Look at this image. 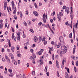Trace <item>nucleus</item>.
<instances>
[{"mask_svg": "<svg viewBox=\"0 0 78 78\" xmlns=\"http://www.w3.org/2000/svg\"><path fill=\"white\" fill-rule=\"evenodd\" d=\"M65 61L66 62V58L64 59L62 61V69H63V68H64V62H65Z\"/></svg>", "mask_w": 78, "mask_h": 78, "instance_id": "1", "label": "nucleus"}, {"mask_svg": "<svg viewBox=\"0 0 78 78\" xmlns=\"http://www.w3.org/2000/svg\"><path fill=\"white\" fill-rule=\"evenodd\" d=\"M66 53V51L65 50L63 49L62 50L61 52H60V54L61 55H62V54H64V53Z\"/></svg>", "mask_w": 78, "mask_h": 78, "instance_id": "2", "label": "nucleus"}, {"mask_svg": "<svg viewBox=\"0 0 78 78\" xmlns=\"http://www.w3.org/2000/svg\"><path fill=\"white\" fill-rule=\"evenodd\" d=\"M34 42H37L38 41V38H37V37L35 36L34 37Z\"/></svg>", "mask_w": 78, "mask_h": 78, "instance_id": "3", "label": "nucleus"}, {"mask_svg": "<svg viewBox=\"0 0 78 78\" xmlns=\"http://www.w3.org/2000/svg\"><path fill=\"white\" fill-rule=\"evenodd\" d=\"M65 11L67 12V14H69V7H67L65 9Z\"/></svg>", "mask_w": 78, "mask_h": 78, "instance_id": "4", "label": "nucleus"}, {"mask_svg": "<svg viewBox=\"0 0 78 78\" xmlns=\"http://www.w3.org/2000/svg\"><path fill=\"white\" fill-rule=\"evenodd\" d=\"M36 57H33V56H30V58H29L30 59V60H34V61H35V58H36Z\"/></svg>", "mask_w": 78, "mask_h": 78, "instance_id": "5", "label": "nucleus"}, {"mask_svg": "<svg viewBox=\"0 0 78 78\" xmlns=\"http://www.w3.org/2000/svg\"><path fill=\"white\" fill-rule=\"evenodd\" d=\"M22 75L20 74H19L18 75L16 76V77L18 78H22Z\"/></svg>", "mask_w": 78, "mask_h": 78, "instance_id": "6", "label": "nucleus"}, {"mask_svg": "<svg viewBox=\"0 0 78 78\" xmlns=\"http://www.w3.org/2000/svg\"><path fill=\"white\" fill-rule=\"evenodd\" d=\"M4 8H6V6H7V2H6V1H4Z\"/></svg>", "mask_w": 78, "mask_h": 78, "instance_id": "7", "label": "nucleus"}, {"mask_svg": "<svg viewBox=\"0 0 78 78\" xmlns=\"http://www.w3.org/2000/svg\"><path fill=\"white\" fill-rule=\"evenodd\" d=\"M9 56L10 57H11V59H14V55H13L12 53H10L9 54Z\"/></svg>", "mask_w": 78, "mask_h": 78, "instance_id": "8", "label": "nucleus"}, {"mask_svg": "<svg viewBox=\"0 0 78 78\" xmlns=\"http://www.w3.org/2000/svg\"><path fill=\"white\" fill-rule=\"evenodd\" d=\"M34 14L36 16H38V13L36 11H34L33 12Z\"/></svg>", "mask_w": 78, "mask_h": 78, "instance_id": "9", "label": "nucleus"}, {"mask_svg": "<svg viewBox=\"0 0 78 78\" xmlns=\"http://www.w3.org/2000/svg\"><path fill=\"white\" fill-rule=\"evenodd\" d=\"M7 42H8L9 45V47H11V42H10V40L9 39L7 40Z\"/></svg>", "mask_w": 78, "mask_h": 78, "instance_id": "10", "label": "nucleus"}, {"mask_svg": "<svg viewBox=\"0 0 78 78\" xmlns=\"http://www.w3.org/2000/svg\"><path fill=\"white\" fill-rule=\"evenodd\" d=\"M65 76L66 78H69V74H67V73H65Z\"/></svg>", "mask_w": 78, "mask_h": 78, "instance_id": "11", "label": "nucleus"}, {"mask_svg": "<svg viewBox=\"0 0 78 78\" xmlns=\"http://www.w3.org/2000/svg\"><path fill=\"white\" fill-rule=\"evenodd\" d=\"M59 40L60 42H62L63 41V38L62 36H60L59 37Z\"/></svg>", "mask_w": 78, "mask_h": 78, "instance_id": "12", "label": "nucleus"}, {"mask_svg": "<svg viewBox=\"0 0 78 78\" xmlns=\"http://www.w3.org/2000/svg\"><path fill=\"white\" fill-rule=\"evenodd\" d=\"M38 39L39 40V42H41V41H42V36H41L39 37Z\"/></svg>", "mask_w": 78, "mask_h": 78, "instance_id": "13", "label": "nucleus"}, {"mask_svg": "<svg viewBox=\"0 0 78 78\" xmlns=\"http://www.w3.org/2000/svg\"><path fill=\"white\" fill-rule=\"evenodd\" d=\"M11 49L12 51V52H14V47L12 46L11 47Z\"/></svg>", "mask_w": 78, "mask_h": 78, "instance_id": "14", "label": "nucleus"}, {"mask_svg": "<svg viewBox=\"0 0 78 78\" xmlns=\"http://www.w3.org/2000/svg\"><path fill=\"white\" fill-rule=\"evenodd\" d=\"M41 54H42V53L40 51H39V52H37V54L38 55H41Z\"/></svg>", "mask_w": 78, "mask_h": 78, "instance_id": "15", "label": "nucleus"}, {"mask_svg": "<svg viewBox=\"0 0 78 78\" xmlns=\"http://www.w3.org/2000/svg\"><path fill=\"white\" fill-rule=\"evenodd\" d=\"M71 14V15H70V17L71 18V21H72V20H73V14L72 13H70Z\"/></svg>", "mask_w": 78, "mask_h": 78, "instance_id": "16", "label": "nucleus"}, {"mask_svg": "<svg viewBox=\"0 0 78 78\" xmlns=\"http://www.w3.org/2000/svg\"><path fill=\"white\" fill-rule=\"evenodd\" d=\"M6 59L7 62H8L9 63H11V61H10V59H9V58H7Z\"/></svg>", "mask_w": 78, "mask_h": 78, "instance_id": "17", "label": "nucleus"}, {"mask_svg": "<svg viewBox=\"0 0 78 78\" xmlns=\"http://www.w3.org/2000/svg\"><path fill=\"white\" fill-rule=\"evenodd\" d=\"M48 68V67H47V66H46L45 67V68L44 69V71L45 72H47V68Z\"/></svg>", "mask_w": 78, "mask_h": 78, "instance_id": "18", "label": "nucleus"}, {"mask_svg": "<svg viewBox=\"0 0 78 78\" xmlns=\"http://www.w3.org/2000/svg\"><path fill=\"white\" fill-rule=\"evenodd\" d=\"M14 38V33H12V39H13Z\"/></svg>", "mask_w": 78, "mask_h": 78, "instance_id": "19", "label": "nucleus"}, {"mask_svg": "<svg viewBox=\"0 0 78 78\" xmlns=\"http://www.w3.org/2000/svg\"><path fill=\"white\" fill-rule=\"evenodd\" d=\"M49 50L50 51H53V48H50V47H49Z\"/></svg>", "mask_w": 78, "mask_h": 78, "instance_id": "20", "label": "nucleus"}, {"mask_svg": "<svg viewBox=\"0 0 78 78\" xmlns=\"http://www.w3.org/2000/svg\"><path fill=\"white\" fill-rule=\"evenodd\" d=\"M69 37L70 38H72V33H70V34L69 35Z\"/></svg>", "mask_w": 78, "mask_h": 78, "instance_id": "21", "label": "nucleus"}, {"mask_svg": "<svg viewBox=\"0 0 78 78\" xmlns=\"http://www.w3.org/2000/svg\"><path fill=\"white\" fill-rule=\"evenodd\" d=\"M65 69L67 70L68 72V73H70V72H69V69L68 68L65 67Z\"/></svg>", "mask_w": 78, "mask_h": 78, "instance_id": "22", "label": "nucleus"}, {"mask_svg": "<svg viewBox=\"0 0 78 78\" xmlns=\"http://www.w3.org/2000/svg\"><path fill=\"white\" fill-rule=\"evenodd\" d=\"M2 28H3V23H1L0 24V28L2 29Z\"/></svg>", "mask_w": 78, "mask_h": 78, "instance_id": "23", "label": "nucleus"}, {"mask_svg": "<svg viewBox=\"0 0 78 78\" xmlns=\"http://www.w3.org/2000/svg\"><path fill=\"white\" fill-rule=\"evenodd\" d=\"M75 52V48H74L73 49V53L74 54Z\"/></svg>", "mask_w": 78, "mask_h": 78, "instance_id": "24", "label": "nucleus"}, {"mask_svg": "<svg viewBox=\"0 0 78 78\" xmlns=\"http://www.w3.org/2000/svg\"><path fill=\"white\" fill-rule=\"evenodd\" d=\"M44 41H45V37H44L42 39V41L44 42Z\"/></svg>", "mask_w": 78, "mask_h": 78, "instance_id": "25", "label": "nucleus"}, {"mask_svg": "<svg viewBox=\"0 0 78 78\" xmlns=\"http://www.w3.org/2000/svg\"><path fill=\"white\" fill-rule=\"evenodd\" d=\"M43 20L44 23H46V20L45 19H43Z\"/></svg>", "mask_w": 78, "mask_h": 78, "instance_id": "26", "label": "nucleus"}, {"mask_svg": "<svg viewBox=\"0 0 78 78\" xmlns=\"http://www.w3.org/2000/svg\"><path fill=\"white\" fill-rule=\"evenodd\" d=\"M23 17V15L22 14V13L21 12H20V17L22 18Z\"/></svg>", "mask_w": 78, "mask_h": 78, "instance_id": "27", "label": "nucleus"}, {"mask_svg": "<svg viewBox=\"0 0 78 78\" xmlns=\"http://www.w3.org/2000/svg\"><path fill=\"white\" fill-rule=\"evenodd\" d=\"M24 45V46H27V45H28V43L27 42V43H25Z\"/></svg>", "mask_w": 78, "mask_h": 78, "instance_id": "28", "label": "nucleus"}, {"mask_svg": "<svg viewBox=\"0 0 78 78\" xmlns=\"http://www.w3.org/2000/svg\"><path fill=\"white\" fill-rule=\"evenodd\" d=\"M70 9H71V14H72V12H73V11H72V10H73V8H72V7H71L70 8Z\"/></svg>", "mask_w": 78, "mask_h": 78, "instance_id": "29", "label": "nucleus"}, {"mask_svg": "<svg viewBox=\"0 0 78 78\" xmlns=\"http://www.w3.org/2000/svg\"><path fill=\"white\" fill-rule=\"evenodd\" d=\"M5 58L6 59H8L9 58V57H8V55H5Z\"/></svg>", "mask_w": 78, "mask_h": 78, "instance_id": "30", "label": "nucleus"}, {"mask_svg": "<svg viewBox=\"0 0 78 78\" xmlns=\"http://www.w3.org/2000/svg\"><path fill=\"white\" fill-rule=\"evenodd\" d=\"M24 25L25 26H26V27H27V23L25 22H24L23 23Z\"/></svg>", "mask_w": 78, "mask_h": 78, "instance_id": "31", "label": "nucleus"}, {"mask_svg": "<svg viewBox=\"0 0 78 78\" xmlns=\"http://www.w3.org/2000/svg\"><path fill=\"white\" fill-rule=\"evenodd\" d=\"M72 59H73H73L74 60H76V59H75V57L74 56H72Z\"/></svg>", "mask_w": 78, "mask_h": 78, "instance_id": "32", "label": "nucleus"}, {"mask_svg": "<svg viewBox=\"0 0 78 78\" xmlns=\"http://www.w3.org/2000/svg\"><path fill=\"white\" fill-rule=\"evenodd\" d=\"M17 34L18 36H20V32H17Z\"/></svg>", "mask_w": 78, "mask_h": 78, "instance_id": "33", "label": "nucleus"}, {"mask_svg": "<svg viewBox=\"0 0 78 78\" xmlns=\"http://www.w3.org/2000/svg\"><path fill=\"white\" fill-rule=\"evenodd\" d=\"M59 15L60 16H62V12H60L59 13Z\"/></svg>", "mask_w": 78, "mask_h": 78, "instance_id": "34", "label": "nucleus"}, {"mask_svg": "<svg viewBox=\"0 0 78 78\" xmlns=\"http://www.w3.org/2000/svg\"><path fill=\"white\" fill-rule=\"evenodd\" d=\"M74 25L75 28H76V27L77 28H78L77 23H76V24H74Z\"/></svg>", "mask_w": 78, "mask_h": 78, "instance_id": "35", "label": "nucleus"}, {"mask_svg": "<svg viewBox=\"0 0 78 78\" xmlns=\"http://www.w3.org/2000/svg\"><path fill=\"white\" fill-rule=\"evenodd\" d=\"M73 33L74 35V38H75V30L74 29V28H73Z\"/></svg>", "mask_w": 78, "mask_h": 78, "instance_id": "36", "label": "nucleus"}, {"mask_svg": "<svg viewBox=\"0 0 78 78\" xmlns=\"http://www.w3.org/2000/svg\"><path fill=\"white\" fill-rule=\"evenodd\" d=\"M53 0H50V2L51 4H52L53 3Z\"/></svg>", "mask_w": 78, "mask_h": 78, "instance_id": "37", "label": "nucleus"}, {"mask_svg": "<svg viewBox=\"0 0 78 78\" xmlns=\"http://www.w3.org/2000/svg\"><path fill=\"white\" fill-rule=\"evenodd\" d=\"M17 56H18V57H21V54H17Z\"/></svg>", "mask_w": 78, "mask_h": 78, "instance_id": "38", "label": "nucleus"}, {"mask_svg": "<svg viewBox=\"0 0 78 78\" xmlns=\"http://www.w3.org/2000/svg\"><path fill=\"white\" fill-rule=\"evenodd\" d=\"M47 44V41H45L44 42V45H46Z\"/></svg>", "mask_w": 78, "mask_h": 78, "instance_id": "39", "label": "nucleus"}, {"mask_svg": "<svg viewBox=\"0 0 78 78\" xmlns=\"http://www.w3.org/2000/svg\"><path fill=\"white\" fill-rule=\"evenodd\" d=\"M76 66H78V61H76Z\"/></svg>", "mask_w": 78, "mask_h": 78, "instance_id": "40", "label": "nucleus"}, {"mask_svg": "<svg viewBox=\"0 0 78 78\" xmlns=\"http://www.w3.org/2000/svg\"><path fill=\"white\" fill-rule=\"evenodd\" d=\"M32 74L33 75H35V71H33L32 72Z\"/></svg>", "mask_w": 78, "mask_h": 78, "instance_id": "41", "label": "nucleus"}, {"mask_svg": "<svg viewBox=\"0 0 78 78\" xmlns=\"http://www.w3.org/2000/svg\"><path fill=\"white\" fill-rule=\"evenodd\" d=\"M9 72H10V73H11L12 72V69H9Z\"/></svg>", "mask_w": 78, "mask_h": 78, "instance_id": "42", "label": "nucleus"}, {"mask_svg": "<svg viewBox=\"0 0 78 78\" xmlns=\"http://www.w3.org/2000/svg\"><path fill=\"white\" fill-rule=\"evenodd\" d=\"M51 44L52 45H55V42L54 41H52L51 42Z\"/></svg>", "mask_w": 78, "mask_h": 78, "instance_id": "43", "label": "nucleus"}, {"mask_svg": "<svg viewBox=\"0 0 78 78\" xmlns=\"http://www.w3.org/2000/svg\"><path fill=\"white\" fill-rule=\"evenodd\" d=\"M14 16H15L14 17L15 19L16 20H17V16L15 15H14Z\"/></svg>", "mask_w": 78, "mask_h": 78, "instance_id": "44", "label": "nucleus"}, {"mask_svg": "<svg viewBox=\"0 0 78 78\" xmlns=\"http://www.w3.org/2000/svg\"><path fill=\"white\" fill-rule=\"evenodd\" d=\"M30 31H31L32 33H34V31H33V30L32 29H30Z\"/></svg>", "mask_w": 78, "mask_h": 78, "instance_id": "45", "label": "nucleus"}, {"mask_svg": "<svg viewBox=\"0 0 78 78\" xmlns=\"http://www.w3.org/2000/svg\"><path fill=\"white\" fill-rule=\"evenodd\" d=\"M20 36H18V37H17L18 40H20Z\"/></svg>", "mask_w": 78, "mask_h": 78, "instance_id": "46", "label": "nucleus"}, {"mask_svg": "<svg viewBox=\"0 0 78 78\" xmlns=\"http://www.w3.org/2000/svg\"><path fill=\"white\" fill-rule=\"evenodd\" d=\"M12 6H14V2L12 1Z\"/></svg>", "mask_w": 78, "mask_h": 78, "instance_id": "47", "label": "nucleus"}, {"mask_svg": "<svg viewBox=\"0 0 78 78\" xmlns=\"http://www.w3.org/2000/svg\"><path fill=\"white\" fill-rule=\"evenodd\" d=\"M56 67L57 68H58L59 69V64H57L56 65Z\"/></svg>", "mask_w": 78, "mask_h": 78, "instance_id": "48", "label": "nucleus"}, {"mask_svg": "<svg viewBox=\"0 0 78 78\" xmlns=\"http://www.w3.org/2000/svg\"><path fill=\"white\" fill-rule=\"evenodd\" d=\"M2 61H3V62H5V58H2Z\"/></svg>", "mask_w": 78, "mask_h": 78, "instance_id": "49", "label": "nucleus"}, {"mask_svg": "<svg viewBox=\"0 0 78 78\" xmlns=\"http://www.w3.org/2000/svg\"><path fill=\"white\" fill-rule=\"evenodd\" d=\"M14 14H16V10H14L13 11Z\"/></svg>", "mask_w": 78, "mask_h": 78, "instance_id": "50", "label": "nucleus"}, {"mask_svg": "<svg viewBox=\"0 0 78 78\" xmlns=\"http://www.w3.org/2000/svg\"><path fill=\"white\" fill-rule=\"evenodd\" d=\"M9 76H13V74H9Z\"/></svg>", "mask_w": 78, "mask_h": 78, "instance_id": "51", "label": "nucleus"}, {"mask_svg": "<svg viewBox=\"0 0 78 78\" xmlns=\"http://www.w3.org/2000/svg\"><path fill=\"white\" fill-rule=\"evenodd\" d=\"M58 18L59 20H61V17H60L59 15H58Z\"/></svg>", "mask_w": 78, "mask_h": 78, "instance_id": "52", "label": "nucleus"}, {"mask_svg": "<svg viewBox=\"0 0 78 78\" xmlns=\"http://www.w3.org/2000/svg\"><path fill=\"white\" fill-rule=\"evenodd\" d=\"M43 19H45V14H44L43 15Z\"/></svg>", "mask_w": 78, "mask_h": 78, "instance_id": "53", "label": "nucleus"}, {"mask_svg": "<svg viewBox=\"0 0 78 78\" xmlns=\"http://www.w3.org/2000/svg\"><path fill=\"white\" fill-rule=\"evenodd\" d=\"M74 70L75 71V72H76V68L75 67L74 68Z\"/></svg>", "mask_w": 78, "mask_h": 78, "instance_id": "54", "label": "nucleus"}, {"mask_svg": "<svg viewBox=\"0 0 78 78\" xmlns=\"http://www.w3.org/2000/svg\"><path fill=\"white\" fill-rule=\"evenodd\" d=\"M46 74H47V75L48 76H49V72H47L46 73Z\"/></svg>", "mask_w": 78, "mask_h": 78, "instance_id": "55", "label": "nucleus"}, {"mask_svg": "<svg viewBox=\"0 0 78 78\" xmlns=\"http://www.w3.org/2000/svg\"><path fill=\"white\" fill-rule=\"evenodd\" d=\"M39 25L41 26L42 25V22H41L38 23Z\"/></svg>", "mask_w": 78, "mask_h": 78, "instance_id": "56", "label": "nucleus"}, {"mask_svg": "<svg viewBox=\"0 0 78 78\" xmlns=\"http://www.w3.org/2000/svg\"><path fill=\"white\" fill-rule=\"evenodd\" d=\"M12 28V31L13 32H14V28H12V27H11Z\"/></svg>", "mask_w": 78, "mask_h": 78, "instance_id": "57", "label": "nucleus"}, {"mask_svg": "<svg viewBox=\"0 0 78 78\" xmlns=\"http://www.w3.org/2000/svg\"><path fill=\"white\" fill-rule=\"evenodd\" d=\"M34 6L36 8H37V5H36V4H34Z\"/></svg>", "mask_w": 78, "mask_h": 78, "instance_id": "58", "label": "nucleus"}, {"mask_svg": "<svg viewBox=\"0 0 78 78\" xmlns=\"http://www.w3.org/2000/svg\"><path fill=\"white\" fill-rule=\"evenodd\" d=\"M34 50L33 49H30V52L31 53H33Z\"/></svg>", "mask_w": 78, "mask_h": 78, "instance_id": "59", "label": "nucleus"}, {"mask_svg": "<svg viewBox=\"0 0 78 78\" xmlns=\"http://www.w3.org/2000/svg\"><path fill=\"white\" fill-rule=\"evenodd\" d=\"M55 58L56 59H58V55H56L55 56Z\"/></svg>", "mask_w": 78, "mask_h": 78, "instance_id": "60", "label": "nucleus"}, {"mask_svg": "<svg viewBox=\"0 0 78 78\" xmlns=\"http://www.w3.org/2000/svg\"><path fill=\"white\" fill-rule=\"evenodd\" d=\"M40 51H41V53H42V52H43L44 51V49H41Z\"/></svg>", "mask_w": 78, "mask_h": 78, "instance_id": "61", "label": "nucleus"}, {"mask_svg": "<svg viewBox=\"0 0 78 78\" xmlns=\"http://www.w3.org/2000/svg\"><path fill=\"white\" fill-rule=\"evenodd\" d=\"M32 55L33 56V57H36V55L34 54H33Z\"/></svg>", "mask_w": 78, "mask_h": 78, "instance_id": "62", "label": "nucleus"}, {"mask_svg": "<svg viewBox=\"0 0 78 78\" xmlns=\"http://www.w3.org/2000/svg\"><path fill=\"white\" fill-rule=\"evenodd\" d=\"M23 77L24 78H26V77H25V74H23Z\"/></svg>", "mask_w": 78, "mask_h": 78, "instance_id": "63", "label": "nucleus"}, {"mask_svg": "<svg viewBox=\"0 0 78 78\" xmlns=\"http://www.w3.org/2000/svg\"><path fill=\"white\" fill-rule=\"evenodd\" d=\"M66 6H63L62 8L63 9H64L66 8Z\"/></svg>", "mask_w": 78, "mask_h": 78, "instance_id": "64", "label": "nucleus"}]
</instances>
